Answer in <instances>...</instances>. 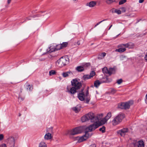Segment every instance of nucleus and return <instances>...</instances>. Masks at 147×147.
Here are the masks:
<instances>
[{
	"label": "nucleus",
	"mask_w": 147,
	"mask_h": 147,
	"mask_svg": "<svg viewBox=\"0 0 147 147\" xmlns=\"http://www.w3.org/2000/svg\"><path fill=\"white\" fill-rule=\"evenodd\" d=\"M51 137V134L49 133L46 134L45 136V139L47 140L50 139Z\"/></svg>",
	"instance_id": "20"
},
{
	"label": "nucleus",
	"mask_w": 147,
	"mask_h": 147,
	"mask_svg": "<svg viewBox=\"0 0 147 147\" xmlns=\"http://www.w3.org/2000/svg\"><path fill=\"white\" fill-rule=\"evenodd\" d=\"M73 74L72 73L71 71H68L63 72L62 74V75L63 77L65 78L68 76L69 75Z\"/></svg>",
	"instance_id": "17"
},
{
	"label": "nucleus",
	"mask_w": 147,
	"mask_h": 147,
	"mask_svg": "<svg viewBox=\"0 0 147 147\" xmlns=\"http://www.w3.org/2000/svg\"><path fill=\"white\" fill-rule=\"evenodd\" d=\"M103 116V114H98L95 116L94 121L99 122V121L100 120Z\"/></svg>",
	"instance_id": "14"
},
{
	"label": "nucleus",
	"mask_w": 147,
	"mask_h": 147,
	"mask_svg": "<svg viewBox=\"0 0 147 147\" xmlns=\"http://www.w3.org/2000/svg\"><path fill=\"white\" fill-rule=\"evenodd\" d=\"M83 78L85 80H86L91 78L89 75H84L83 76Z\"/></svg>",
	"instance_id": "34"
},
{
	"label": "nucleus",
	"mask_w": 147,
	"mask_h": 147,
	"mask_svg": "<svg viewBox=\"0 0 147 147\" xmlns=\"http://www.w3.org/2000/svg\"><path fill=\"white\" fill-rule=\"evenodd\" d=\"M26 19L27 20H30V19L29 18H26Z\"/></svg>",
	"instance_id": "54"
},
{
	"label": "nucleus",
	"mask_w": 147,
	"mask_h": 147,
	"mask_svg": "<svg viewBox=\"0 0 147 147\" xmlns=\"http://www.w3.org/2000/svg\"><path fill=\"white\" fill-rule=\"evenodd\" d=\"M95 115L92 112H90L83 115L81 118L82 122H84L90 120L91 122L94 121Z\"/></svg>",
	"instance_id": "1"
},
{
	"label": "nucleus",
	"mask_w": 147,
	"mask_h": 147,
	"mask_svg": "<svg viewBox=\"0 0 147 147\" xmlns=\"http://www.w3.org/2000/svg\"><path fill=\"white\" fill-rule=\"evenodd\" d=\"M105 20H103L102 21H100V22H98L96 24V25L95 26V27H96L98 25H99L100 23H101L102 22H103V21Z\"/></svg>",
	"instance_id": "43"
},
{
	"label": "nucleus",
	"mask_w": 147,
	"mask_h": 147,
	"mask_svg": "<svg viewBox=\"0 0 147 147\" xmlns=\"http://www.w3.org/2000/svg\"><path fill=\"white\" fill-rule=\"evenodd\" d=\"M116 92V90L114 89H112L111 91V93L112 94H114Z\"/></svg>",
	"instance_id": "39"
},
{
	"label": "nucleus",
	"mask_w": 147,
	"mask_h": 147,
	"mask_svg": "<svg viewBox=\"0 0 147 147\" xmlns=\"http://www.w3.org/2000/svg\"><path fill=\"white\" fill-rule=\"evenodd\" d=\"M11 138H12L13 140V137H11Z\"/></svg>",
	"instance_id": "57"
},
{
	"label": "nucleus",
	"mask_w": 147,
	"mask_h": 147,
	"mask_svg": "<svg viewBox=\"0 0 147 147\" xmlns=\"http://www.w3.org/2000/svg\"><path fill=\"white\" fill-rule=\"evenodd\" d=\"M56 74V72L53 70H51L49 71V75L50 76H52Z\"/></svg>",
	"instance_id": "31"
},
{
	"label": "nucleus",
	"mask_w": 147,
	"mask_h": 147,
	"mask_svg": "<svg viewBox=\"0 0 147 147\" xmlns=\"http://www.w3.org/2000/svg\"><path fill=\"white\" fill-rule=\"evenodd\" d=\"M144 59L146 60L147 61V53L146 54L144 57Z\"/></svg>",
	"instance_id": "45"
},
{
	"label": "nucleus",
	"mask_w": 147,
	"mask_h": 147,
	"mask_svg": "<svg viewBox=\"0 0 147 147\" xmlns=\"http://www.w3.org/2000/svg\"><path fill=\"white\" fill-rule=\"evenodd\" d=\"M71 85L77 90L80 89L82 86V84L77 79H73L71 82Z\"/></svg>",
	"instance_id": "9"
},
{
	"label": "nucleus",
	"mask_w": 147,
	"mask_h": 147,
	"mask_svg": "<svg viewBox=\"0 0 147 147\" xmlns=\"http://www.w3.org/2000/svg\"><path fill=\"white\" fill-rule=\"evenodd\" d=\"M72 110L76 113L79 112L81 110V107L78 105H77L76 107H73Z\"/></svg>",
	"instance_id": "16"
},
{
	"label": "nucleus",
	"mask_w": 147,
	"mask_h": 147,
	"mask_svg": "<svg viewBox=\"0 0 147 147\" xmlns=\"http://www.w3.org/2000/svg\"><path fill=\"white\" fill-rule=\"evenodd\" d=\"M103 73L105 74H108V69L107 67H105L102 69Z\"/></svg>",
	"instance_id": "25"
},
{
	"label": "nucleus",
	"mask_w": 147,
	"mask_h": 147,
	"mask_svg": "<svg viewBox=\"0 0 147 147\" xmlns=\"http://www.w3.org/2000/svg\"><path fill=\"white\" fill-rule=\"evenodd\" d=\"M68 63V58L61 57L58 60L56 63L57 66L59 67H62Z\"/></svg>",
	"instance_id": "5"
},
{
	"label": "nucleus",
	"mask_w": 147,
	"mask_h": 147,
	"mask_svg": "<svg viewBox=\"0 0 147 147\" xmlns=\"http://www.w3.org/2000/svg\"><path fill=\"white\" fill-rule=\"evenodd\" d=\"M126 1V0H121L119 2V5L123 4Z\"/></svg>",
	"instance_id": "37"
},
{
	"label": "nucleus",
	"mask_w": 147,
	"mask_h": 147,
	"mask_svg": "<svg viewBox=\"0 0 147 147\" xmlns=\"http://www.w3.org/2000/svg\"><path fill=\"white\" fill-rule=\"evenodd\" d=\"M115 70L113 68H110L108 69V74L109 75H111L113 72Z\"/></svg>",
	"instance_id": "27"
},
{
	"label": "nucleus",
	"mask_w": 147,
	"mask_h": 147,
	"mask_svg": "<svg viewBox=\"0 0 147 147\" xmlns=\"http://www.w3.org/2000/svg\"><path fill=\"white\" fill-rule=\"evenodd\" d=\"M76 69L78 71H82L84 70L83 67L81 66H78L76 67Z\"/></svg>",
	"instance_id": "24"
},
{
	"label": "nucleus",
	"mask_w": 147,
	"mask_h": 147,
	"mask_svg": "<svg viewBox=\"0 0 147 147\" xmlns=\"http://www.w3.org/2000/svg\"><path fill=\"white\" fill-rule=\"evenodd\" d=\"M84 130L82 126L76 127L68 131V134L71 135H74L81 133Z\"/></svg>",
	"instance_id": "4"
},
{
	"label": "nucleus",
	"mask_w": 147,
	"mask_h": 147,
	"mask_svg": "<svg viewBox=\"0 0 147 147\" xmlns=\"http://www.w3.org/2000/svg\"><path fill=\"white\" fill-rule=\"evenodd\" d=\"M80 42L79 41H78L77 42V44L78 45H80Z\"/></svg>",
	"instance_id": "49"
},
{
	"label": "nucleus",
	"mask_w": 147,
	"mask_h": 147,
	"mask_svg": "<svg viewBox=\"0 0 147 147\" xmlns=\"http://www.w3.org/2000/svg\"><path fill=\"white\" fill-rule=\"evenodd\" d=\"M22 90H23V89L22 88H20V92L19 93L20 94H21L22 93Z\"/></svg>",
	"instance_id": "46"
},
{
	"label": "nucleus",
	"mask_w": 147,
	"mask_h": 147,
	"mask_svg": "<svg viewBox=\"0 0 147 147\" xmlns=\"http://www.w3.org/2000/svg\"><path fill=\"white\" fill-rule=\"evenodd\" d=\"M90 100V99L88 98L87 99H86V102H88Z\"/></svg>",
	"instance_id": "53"
},
{
	"label": "nucleus",
	"mask_w": 147,
	"mask_h": 147,
	"mask_svg": "<svg viewBox=\"0 0 147 147\" xmlns=\"http://www.w3.org/2000/svg\"><path fill=\"white\" fill-rule=\"evenodd\" d=\"M62 49L66 47L68 45V43L67 42H63L62 44H61Z\"/></svg>",
	"instance_id": "30"
},
{
	"label": "nucleus",
	"mask_w": 147,
	"mask_h": 147,
	"mask_svg": "<svg viewBox=\"0 0 147 147\" xmlns=\"http://www.w3.org/2000/svg\"><path fill=\"white\" fill-rule=\"evenodd\" d=\"M138 147H144V143L143 141L140 140L137 143Z\"/></svg>",
	"instance_id": "19"
},
{
	"label": "nucleus",
	"mask_w": 147,
	"mask_h": 147,
	"mask_svg": "<svg viewBox=\"0 0 147 147\" xmlns=\"http://www.w3.org/2000/svg\"><path fill=\"white\" fill-rule=\"evenodd\" d=\"M122 82V80L121 79L118 80L117 81V83L118 84H120Z\"/></svg>",
	"instance_id": "38"
},
{
	"label": "nucleus",
	"mask_w": 147,
	"mask_h": 147,
	"mask_svg": "<svg viewBox=\"0 0 147 147\" xmlns=\"http://www.w3.org/2000/svg\"><path fill=\"white\" fill-rule=\"evenodd\" d=\"M146 99H145V102L147 104V94L146 95Z\"/></svg>",
	"instance_id": "48"
},
{
	"label": "nucleus",
	"mask_w": 147,
	"mask_h": 147,
	"mask_svg": "<svg viewBox=\"0 0 147 147\" xmlns=\"http://www.w3.org/2000/svg\"><path fill=\"white\" fill-rule=\"evenodd\" d=\"M0 147H6V146L5 144H2L0 146Z\"/></svg>",
	"instance_id": "42"
},
{
	"label": "nucleus",
	"mask_w": 147,
	"mask_h": 147,
	"mask_svg": "<svg viewBox=\"0 0 147 147\" xmlns=\"http://www.w3.org/2000/svg\"><path fill=\"white\" fill-rule=\"evenodd\" d=\"M39 147H47L45 143L44 142H41L39 144Z\"/></svg>",
	"instance_id": "29"
},
{
	"label": "nucleus",
	"mask_w": 147,
	"mask_h": 147,
	"mask_svg": "<svg viewBox=\"0 0 147 147\" xmlns=\"http://www.w3.org/2000/svg\"><path fill=\"white\" fill-rule=\"evenodd\" d=\"M106 53L105 52L100 53L99 54L98 58L99 59H102L106 56Z\"/></svg>",
	"instance_id": "22"
},
{
	"label": "nucleus",
	"mask_w": 147,
	"mask_h": 147,
	"mask_svg": "<svg viewBox=\"0 0 147 147\" xmlns=\"http://www.w3.org/2000/svg\"><path fill=\"white\" fill-rule=\"evenodd\" d=\"M4 138V136L3 134H0V140H2Z\"/></svg>",
	"instance_id": "40"
},
{
	"label": "nucleus",
	"mask_w": 147,
	"mask_h": 147,
	"mask_svg": "<svg viewBox=\"0 0 147 147\" xmlns=\"http://www.w3.org/2000/svg\"><path fill=\"white\" fill-rule=\"evenodd\" d=\"M90 136L88 132H86L85 134L82 137L79 138L78 137L77 138H79L78 140V142L80 143L86 140Z\"/></svg>",
	"instance_id": "12"
},
{
	"label": "nucleus",
	"mask_w": 147,
	"mask_h": 147,
	"mask_svg": "<svg viewBox=\"0 0 147 147\" xmlns=\"http://www.w3.org/2000/svg\"><path fill=\"white\" fill-rule=\"evenodd\" d=\"M129 131V130L128 128H125L118 130L117 131V133L118 135L121 136H124Z\"/></svg>",
	"instance_id": "10"
},
{
	"label": "nucleus",
	"mask_w": 147,
	"mask_h": 147,
	"mask_svg": "<svg viewBox=\"0 0 147 147\" xmlns=\"http://www.w3.org/2000/svg\"><path fill=\"white\" fill-rule=\"evenodd\" d=\"M48 57H49V58L51 59V58H52V57L51 55H49L48 56Z\"/></svg>",
	"instance_id": "51"
},
{
	"label": "nucleus",
	"mask_w": 147,
	"mask_h": 147,
	"mask_svg": "<svg viewBox=\"0 0 147 147\" xmlns=\"http://www.w3.org/2000/svg\"><path fill=\"white\" fill-rule=\"evenodd\" d=\"M97 3L95 1H91L86 3V5L90 7H93L96 5Z\"/></svg>",
	"instance_id": "15"
},
{
	"label": "nucleus",
	"mask_w": 147,
	"mask_h": 147,
	"mask_svg": "<svg viewBox=\"0 0 147 147\" xmlns=\"http://www.w3.org/2000/svg\"><path fill=\"white\" fill-rule=\"evenodd\" d=\"M21 115L20 114H19V116H20Z\"/></svg>",
	"instance_id": "59"
},
{
	"label": "nucleus",
	"mask_w": 147,
	"mask_h": 147,
	"mask_svg": "<svg viewBox=\"0 0 147 147\" xmlns=\"http://www.w3.org/2000/svg\"><path fill=\"white\" fill-rule=\"evenodd\" d=\"M112 25H111L110 26V27H109V29L112 26Z\"/></svg>",
	"instance_id": "55"
},
{
	"label": "nucleus",
	"mask_w": 147,
	"mask_h": 147,
	"mask_svg": "<svg viewBox=\"0 0 147 147\" xmlns=\"http://www.w3.org/2000/svg\"><path fill=\"white\" fill-rule=\"evenodd\" d=\"M95 72L94 71H92L91 72L90 74L89 75L90 76L91 78L95 76Z\"/></svg>",
	"instance_id": "36"
},
{
	"label": "nucleus",
	"mask_w": 147,
	"mask_h": 147,
	"mask_svg": "<svg viewBox=\"0 0 147 147\" xmlns=\"http://www.w3.org/2000/svg\"><path fill=\"white\" fill-rule=\"evenodd\" d=\"M131 43H128L125 44H121L117 46V48L119 49H116L115 51L119 53H122L126 50V48H131Z\"/></svg>",
	"instance_id": "3"
},
{
	"label": "nucleus",
	"mask_w": 147,
	"mask_h": 147,
	"mask_svg": "<svg viewBox=\"0 0 147 147\" xmlns=\"http://www.w3.org/2000/svg\"><path fill=\"white\" fill-rule=\"evenodd\" d=\"M133 103L134 102L132 100H130L125 102L121 103L119 105V107L122 109H129L130 106L133 105Z\"/></svg>",
	"instance_id": "6"
},
{
	"label": "nucleus",
	"mask_w": 147,
	"mask_h": 147,
	"mask_svg": "<svg viewBox=\"0 0 147 147\" xmlns=\"http://www.w3.org/2000/svg\"><path fill=\"white\" fill-rule=\"evenodd\" d=\"M144 1V0H139V3H143Z\"/></svg>",
	"instance_id": "47"
},
{
	"label": "nucleus",
	"mask_w": 147,
	"mask_h": 147,
	"mask_svg": "<svg viewBox=\"0 0 147 147\" xmlns=\"http://www.w3.org/2000/svg\"><path fill=\"white\" fill-rule=\"evenodd\" d=\"M121 9L122 11L123 12H125L126 10H125V7H122L121 8Z\"/></svg>",
	"instance_id": "41"
},
{
	"label": "nucleus",
	"mask_w": 147,
	"mask_h": 147,
	"mask_svg": "<svg viewBox=\"0 0 147 147\" xmlns=\"http://www.w3.org/2000/svg\"><path fill=\"white\" fill-rule=\"evenodd\" d=\"M89 87H87L86 90V92L85 95L84 94L83 92V89L81 90L80 92L79 93L78 95V97L79 99L81 101H83L85 99V96H87L89 94Z\"/></svg>",
	"instance_id": "8"
},
{
	"label": "nucleus",
	"mask_w": 147,
	"mask_h": 147,
	"mask_svg": "<svg viewBox=\"0 0 147 147\" xmlns=\"http://www.w3.org/2000/svg\"><path fill=\"white\" fill-rule=\"evenodd\" d=\"M111 112H109L105 117L108 120L111 117Z\"/></svg>",
	"instance_id": "28"
},
{
	"label": "nucleus",
	"mask_w": 147,
	"mask_h": 147,
	"mask_svg": "<svg viewBox=\"0 0 147 147\" xmlns=\"http://www.w3.org/2000/svg\"><path fill=\"white\" fill-rule=\"evenodd\" d=\"M90 147H96V146L94 144H93L91 145Z\"/></svg>",
	"instance_id": "50"
},
{
	"label": "nucleus",
	"mask_w": 147,
	"mask_h": 147,
	"mask_svg": "<svg viewBox=\"0 0 147 147\" xmlns=\"http://www.w3.org/2000/svg\"><path fill=\"white\" fill-rule=\"evenodd\" d=\"M74 1H77V0H73Z\"/></svg>",
	"instance_id": "56"
},
{
	"label": "nucleus",
	"mask_w": 147,
	"mask_h": 147,
	"mask_svg": "<svg viewBox=\"0 0 147 147\" xmlns=\"http://www.w3.org/2000/svg\"><path fill=\"white\" fill-rule=\"evenodd\" d=\"M107 121L108 120L105 117L102 118L99 122V123L100 125H102L106 123Z\"/></svg>",
	"instance_id": "18"
},
{
	"label": "nucleus",
	"mask_w": 147,
	"mask_h": 147,
	"mask_svg": "<svg viewBox=\"0 0 147 147\" xmlns=\"http://www.w3.org/2000/svg\"><path fill=\"white\" fill-rule=\"evenodd\" d=\"M77 90L75 87L73 86L71 87L70 86H67L66 92L71 95H74L77 92Z\"/></svg>",
	"instance_id": "11"
},
{
	"label": "nucleus",
	"mask_w": 147,
	"mask_h": 147,
	"mask_svg": "<svg viewBox=\"0 0 147 147\" xmlns=\"http://www.w3.org/2000/svg\"><path fill=\"white\" fill-rule=\"evenodd\" d=\"M62 46H61V45L60 44H59L58 45H56L55 44V48H56V51H57L58 50H60V49H62Z\"/></svg>",
	"instance_id": "26"
},
{
	"label": "nucleus",
	"mask_w": 147,
	"mask_h": 147,
	"mask_svg": "<svg viewBox=\"0 0 147 147\" xmlns=\"http://www.w3.org/2000/svg\"><path fill=\"white\" fill-rule=\"evenodd\" d=\"M99 131L103 133L105 131V127L104 126H103L102 127L99 129Z\"/></svg>",
	"instance_id": "33"
},
{
	"label": "nucleus",
	"mask_w": 147,
	"mask_h": 147,
	"mask_svg": "<svg viewBox=\"0 0 147 147\" xmlns=\"http://www.w3.org/2000/svg\"><path fill=\"white\" fill-rule=\"evenodd\" d=\"M55 51H56L55 44L53 43L51 44L50 47L47 49L46 53H49Z\"/></svg>",
	"instance_id": "13"
},
{
	"label": "nucleus",
	"mask_w": 147,
	"mask_h": 147,
	"mask_svg": "<svg viewBox=\"0 0 147 147\" xmlns=\"http://www.w3.org/2000/svg\"><path fill=\"white\" fill-rule=\"evenodd\" d=\"M92 122H94V123L90 125L86 129V130L89 131H91L94 130L100 126V125L99 123V122H97L96 121Z\"/></svg>",
	"instance_id": "7"
},
{
	"label": "nucleus",
	"mask_w": 147,
	"mask_h": 147,
	"mask_svg": "<svg viewBox=\"0 0 147 147\" xmlns=\"http://www.w3.org/2000/svg\"><path fill=\"white\" fill-rule=\"evenodd\" d=\"M11 0H7V4H9L10 3H11Z\"/></svg>",
	"instance_id": "44"
},
{
	"label": "nucleus",
	"mask_w": 147,
	"mask_h": 147,
	"mask_svg": "<svg viewBox=\"0 0 147 147\" xmlns=\"http://www.w3.org/2000/svg\"><path fill=\"white\" fill-rule=\"evenodd\" d=\"M101 84V82L99 80H97L94 82V85L95 87L98 88Z\"/></svg>",
	"instance_id": "21"
},
{
	"label": "nucleus",
	"mask_w": 147,
	"mask_h": 147,
	"mask_svg": "<svg viewBox=\"0 0 147 147\" xmlns=\"http://www.w3.org/2000/svg\"><path fill=\"white\" fill-rule=\"evenodd\" d=\"M90 63H87L86 64V66H90Z\"/></svg>",
	"instance_id": "52"
},
{
	"label": "nucleus",
	"mask_w": 147,
	"mask_h": 147,
	"mask_svg": "<svg viewBox=\"0 0 147 147\" xmlns=\"http://www.w3.org/2000/svg\"><path fill=\"white\" fill-rule=\"evenodd\" d=\"M113 13H117L118 14H120L121 12V10H118L117 9H115L113 11Z\"/></svg>",
	"instance_id": "32"
},
{
	"label": "nucleus",
	"mask_w": 147,
	"mask_h": 147,
	"mask_svg": "<svg viewBox=\"0 0 147 147\" xmlns=\"http://www.w3.org/2000/svg\"><path fill=\"white\" fill-rule=\"evenodd\" d=\"M33 88L32 86L31 85H29L28 86L27 89L29 91H31L33 89Z\"/></svg>",
	"instance_id": "35"
},
{
	"label": "nucleus",
	"mask_w": 147,
	"mask_h": 147,
	"mask_svg": "<svg viewBox=\"0 0 147 147\" xmlns=\"http://www.w3.org/2000/svg\"><path fill=\"white\" fill-rule=\"evenodd\" d=\"M20 98L22 99V100H23L24 99H22V98Z\"/></svg>",
	"instance_id": "58"
},
{
	"label": "nucleus",
	"mask_w": 147,
	"mask_h": 147,
	"mask_svg": "<svg viewBox=\"0 0 147 147\" xmlns=\"http://www.w3.org/2000/svg\"><path fill=\"white\" fill-rule=\"evenodd\" d=\"M124 115L123 114H119L117 116L114 118L112 120V125L114 126H115L118 124L122 121V120L124 118Z\"/></svg>",
	"instance_id": "2"
},
{
	"label": "nucleus",
	"mask_w": 147,
	"mask_h": 147,
	"mask_svg": "<svg viewBox=\"0 0 147 147\" xmlns=\"http://www.w3.org/2000/svg\"><path fill=\"white\" fill-rule=\"evenodd\" d=\"M119 0H106V3L108 4H110L114 2H117Z\"/></svg>",
	"instance_id": "23"
}]
</instances>
